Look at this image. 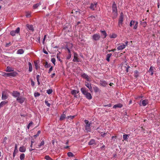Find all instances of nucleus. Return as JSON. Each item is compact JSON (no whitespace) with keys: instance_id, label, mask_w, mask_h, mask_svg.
Instances as JSON below:
<instances>
[{"instance_id":"nucleus-1","label":"nucleus","mask_w":160,"mask_h":160,"mask_svg":"<svg viewBox=\"0 0 160 160\" xmlns=\"http://www.w3.org/2000/svg\"><path fill=\"white\" fill-rule=\"evenodd\" d=\"M82 93L85 96V97L88 100H91L92 99V97L91 94L88 92L86 90L85 88H81L80 89Z\"/></svg>"},{"instance_id":"nucleus-2","label":"nucleus","mask_w":160,"mask_h":160,"mask_svg":"<svg viewBox=\"0 0 160 160\" xmlns=\"http://www.w3.org/2000/svg\"><path fill=\"white\" fill-rule=\"evenodd\" d=\"M112 12L114 15L113 17V18H116L118 15V12L117 5L114 2H113L112 3Z\"/></svg>"},{"instance_id":"nucleus-3","label":"nucleus","mask_w":160,"mask_h":160,"mask_svg":"<svg viewBox=\"0 0 160 160\" xmlns=\"http://www.w3.org/2000/svg\"><path fill=\"white\" fill-rule=\"evenodd\" d=\"M85 123V130L88 132H90L91 131V127L90 126L91 125V123L89 122L88 120H85L84 121Z\"/></svg>"},{"instance_id":"nucleus-4","label":"nucleus","mask_w":160,"mask_h":160,"mask_svg":"<svg viewBox=\"0 0 160 160\" xmlns=\"http://www.w3.org/2000/svg\"><path fill=\"white\" fill-rule=\"evenodd\" d=\"M123 14L122 12L120 14L119 19L118 20V27L121 28L123 25Z\"/></svg>"},{"instance_id":"nucleus-5","label":"nucleus","mask_w":160,"mask_h":160,"mask_svg":"<svg viewBox=\"0 0 160 160\" xmlns=\"http://www.w3.org/2000/svg\"><path fill=\"white\" fill-rule=\"evenodd\" d=\"M138 22L132 20L130 22V27H132V25L134 26L133 28L136 29L138 26Z\"/></svg>"},{"instance_id":"nucleus-6","label":"nucleus","mask_w":160,"mask_h":160,"mask_svg":"<svg viewBox=\"0 0 160 160\" xmlns=\"http://www.w3.org/2000/svg\"><path fill=\"white\" fill-rule=\"evenodd\" d=\"M20 30V28L19 27H18L17 28L16 30L11 31L10 32V34L11 36H14L16 34L19 33Z\"/></svg>"},{"instance_id":"nucleus-7","label":"nucleus","mask_w":160,"mask_h":160,"mask_svg":"<svg viewBox=\"0 0 160 160\" xmlns=\"http://www.w3.org/2000/svg\"><path fill=\"white\" fill-rule=\"evenodd\" d=\"M25 99V98L20 95L16 98V100L20 104H22L23 103Z\"/></svg>"},{"instance_id":"nucleus-8","label":"nucleus","mask_w":160,"mask_h":160,"mask_svg":"<svg viewBox=\"0 0 160 160\" xmlns=\"http://www.w3.org/2000/svg\"><path fill=\"white\" fill-rule=\"evenodd\" d=\"M81 75L82 77L86 79L87 81L89 82L91 81V78L85 73L83 72L82 73Z\"/></svg>"},{"instance_id":"nucleus-9","label":"nucleus","mask_w":160,"mask_h":160,"mask_svg":"<svg viewBox=\"0 0 160 160\" xmlns=\"http://www.w3.org/2000/svg\"><path fill=\"white\" fill-rule=\"evenodd\" d=\"M12 95L14 98H18L20 95V93L17 91H13L12 93Z\"/></svg>"},{"instance_id":"nucleus-10","label":"nucleus","mask_w":160,"mask_h":160,"mask_svg":"<svg viewBox=\"0 0 160 160\" xmlns=\"http://www.w3.org/2000/svg\"><path fill=\"white\" fill-rule=\"evenodd\" d=\"M78 55L76 52H74V58L73 59V61L74 62H80L81 61L80 59L78 58Z\"/></svg>"},{"instance_id":"nucleus-11","label":"nucleus","mask_w":160,"mask_h":160,"mask_svg":"<svg viewBox=\"0 0 160 160\" xmlns=\"http://www.w3.org/2000/svg\"><path fill=\"white\" fill-rule=\"evenodd\" d=\"M148 103V100L147 99H145L141 101L140 103V105L141 106H146Z\"/></svg>"},{"instance_id":"nucleus-12","label":"nucleus","mask_w":160,"mask_h":160,"mask_svg":"<svg viewBox=\"0 0 160 160\" xmlns=\"http://www.w3.org/2000/svg\"><path fill=\"white\" fill-rule=\"evenodd\" d=\"M85 86L89 89V91L91 92H92V87L91 86V84L87 82H85Z\"/></svg>"},{"instance_id":"nucleus-13","label":"nucleus","mask_w":160,"mask_h":160,"mask_svg":"<svg viewBox=\"0 0 160 160\" xmlns=\"http://www.w3.org/2000/svg\"><path fill=\"white\" fill-rule=\"evenodd\" d=\"M100 38V36L99 34H96L92 36V39L95 41L98 40Z\"/></svg>"},{"instance_id":"nucleus-14","label":"nucleus","mask_w":160,"mask_h":160,"mask_svg":"<svg viewBox=\"0 0 160 160\" xmlns=\"http://www.w3.org/2000/svg\"><path fill=\"white\" fill-rule=\"evenodd\" d=\"M101 36L103 38H105L107 36V34L105 31H101Z\"/></svg>"},{"instance_id":"nucleus-15","label":"nucleus","mask_w":160,"mask_h":160,"mask_svg":"<svg viewBox=\"0 0 160 160\" xmlns=\"http://www.w3.org/2000/svg\"><path fill=\"white\" fill-rule=\"evenodd\" d=\"M154 69H155L154 67L152 66L150 67L149 70L148 71V72L150 73V74L151 76H152L153 74Z\"/></svg>"},{"instance_id":"nucleus-16","label":"nucleus","mask_w":160,"mask_h":160,"mask_svg":"<svg viewBox=\"0 0 160 160\" xmlns=\"http://www.w3.org/2000/svg\"><path fill=\"white\" fill-rule=\"evenodd\" d=\"M17 74V73L14 72L10 73H7V76L15 77Z\"/></svg>"},{"instance_id":"nucleus-17","label":"nucleus","mask_w":160,"mask_h":160,"mask_svg":"<svg viewBox=\"0 0 160 160\" xmlns=\"http://www.w3.org/2000/svg\"><path fill=\"white\" fill-rule=\"evenodd\" d=\"M126 46V45L123 44H121L117 47V49L119 50H122L125 48Z\"/></svg>"},{"instance_id":"nucleus-18","label":"nucleus","mask_w":160,"mask_h":160,"mask_svg":"<svg viewBox=\"0 0 160 160\" xmlns=\"http://www.w3.org/2000/svg\"><path fill=\"white\" fill-rule=\"evenodd\" d=\"M79 92V90H73L71 91V93L72 95H74V97H75L76 98L77 97L76 94L77 93H78Z\"/></svg>"},{"instance_id":"nucleus-19","label":"nucleus","mask_w":160,"mask_h":160,"mask_svg":"<svg viewBox=\"0 0 160 160\" xmlns=\"http://www.w3.org/2000/svg\"><path fill=\"white\" fill-rule=\"evenodd\" d=\"M26 27L29 30H31L32 31H34L32 25L27 24L26 25Z\"/></svg>"},{"instance_id":"nucleus-20","label":"nucleus","mask_w":160,"mask_h":160,"mask_svg":"<svg viewBox=\"0 0 160 160\" xmlns=\"http://www.w3.org/2000/svg\"><path fill=\"white\" fill-rule=\"evenodd\" d=\"M97 5V3H96L94 4H93V3L91 4L90 6V8L92 10H93L95 9V8H96Z\"/></svg>"},{"instance_id":"nucleus-21","label":"nucleus","mask_w":160,"mask_h":160,"mask_svg":"<svg viewBox=\"0 0 160 160\" xmlns=\"http://www.w3.org/2000/svg\"><path fill=\"white\" fill-rule=\"evenodd\" d=\"M8 97V95L4 93V92H3L2 95V100H5Z\"/></svg>"},{"instance_id":"nucleus-22","label":"nucleus","mask_w":160,"mask_h":160,"mask_svg":"<svg viewBox=\"0 0 160 160\" xmlns=\"http://www.w3.org/2000/svg\"><path fill=\"white\" fill-rule=\"evenodd\" d=\"M24 52V50L22 49H20L18 50L17 53L19 54H22Z\"/></svg>"},{"instance_id":"nucleus-23","label":"nucleus","mask_w":160,"mask_h":160,"mask_svg":"<svg viewBox=\"0 0 160 160\" xmlns=\"http://www.w3.org/2000/svg\"><path fill=\"white\" fill-rule=\"evenodd\" d=\"M108 85V83L105 81H101V85L103 87H106Z\"/></svg>"},{"instance_id":"nucleus-24","label":"nucleus","mask_w":160,"mask_h":160,"mask_svg":"<svg viewBox=\"0 0 160 160\" xmlns=\"http://www.w3.org/2000/svg\"><path fill=\"white\" fill-rule=\"evenodd\" d=\"M18 151V150L17 149V145L16 144L15 145L14 152L13 153V157H14L15 156L16 154L17 153Z\"/></svg>"},{"instance_id":"nucleus-25","label":"nucleus","mask_w":160,"mask_h":160,"mask_svg":"<svg viewBox=\"0 0 160 160\" xmlns=\"http://www.w3.org/2000/svg\"><path fill=\"white\" fill-rule=\"evenodd\" d=\"M123 105L121 103L115 104L113 106V108H121L122 107Z\"/></svg>"},{"instance_id":"nucleus-26","label":"nucleus","mask_w":160,"mask_h":160,"mask_svg":"<svg viewBox=\"0 0 160 160\" xmlns=\"http://www.w3.org/2000/svg\"><path fill=\"white\" fill-rule=\"evenodd\" d=\"M19 150L21 152H24L26 151V148L24 146L21 147L19 148Z\"/></svg>"},{"instance_id":"nucleus-27","label":"nucleus","mask_w":160,"mask_h":160,"mask_svg":"<svg viewBox=\"0 0 160 160\" xmlns=\"http://www.w3.org/2000/svg\"><path fill=\"white\" fill-rule=\"evenodd\" d=\"M14 71L13 68L9 66L7 67L6 71L8 72H10Z\"/></svg>"},{"instance_id":"nucleus-28","label":"nucleus","mask_w":160,"mask_h":160,"mask_svg":"<svg viewBox=\"0 0 160 160\" xmlns=\"http://www.w3.org/2000/svg\"><path fill=\"white\" fill-rule=\"evenodd\" d=\"M41 4V2H39V3H37L36 4H34L33 6V8L34 9H35L38 8V7L40 6Z\"/></svg>"},{"instance_id":"nucleus-29","label":"nucleus","mask_w":160,"mask_h":160,"mask_svg":"<svg viewBox=\"0 0 160 160\" xmlns=\"http://www.w3.org/2000/svg\"><path fill=\"white\" fill-rule=\"evenodd\" d=\"M126 66H124L122 68H124V70L126 72H128V69L130 68V67L128 65H127V64H126Z\"/></svg>"},{"instance_id":"nucleus-30","label":"nucleus","mask_w":160,"mask_h":160,"mask_svg":"<svg viewBox=\"0 0 160 160\" xmlns=\"http://www.w3.org/2000/svg\"><path fill=\"white\" fill-rule=\"evenodd\" d=\"M64 112H63V114L61 115L60 118V120H63L66 117V115L65 114H64Z\"/></svg>"},{"instance_id":"nucleus-31","label":"nucleus","mask_w":160,"mask_h":160,"mask_svg":"<svg viewBox=\"0 0 160 160\" xmlns=\"http://www.w3.org/2000/svg\"><path fill=\"white\" fill-rule=\"evenodd\" d=\"M129 134H124L123 136V140H124L127 141V140L128 139V137H129Z\"/></svg>"},{"instance_id":"nucleus-32","label":"nucleus","mask_w":160,"mask_h":160,"mask_svg":"<svg viewBox=\"0 0 160 160\" xmlns=\"http://www.w3.org/2000/svg\"><path fill=\"white\" fill-rule=\"evenodd\" d=\"M8 102L3 101L1 102L0 103V108L2 107L3 105L8 103Z\"/></svg>"},{"instance_id":"nucleus-33","label":"nucleus","mask_w":160,"mask_h":160,"mask_svg":"<svg viewBox=\"0 0 160 160\" xmlns=\"http://www.w3.org/2000/svg\"><path fill=\"white\" fill-rule=\"evenodd\" d=\"M112 54L111 53H109L106 56V60L108 62H109L110 61V58L112 56Z\"/></svg>"},{"instance_id":"nucleus-34","label":"nucleus","mask_w":160,"mask_h":160,"mask_svg":"<svg viewBox=\"0 0 160 160\" xmlns=\"http://www.w3.org/2000/svg\"><path fill=\"white\" fill-rule=\"evenodd\" d=\"M29 65V72H31L32 71V63L30 62H28Z\"/></svg>"},{"instance_id":"nucleus-35","label":"nucleus","mask_w":160,"mask_h":160,"mask_svg":"<svg viewBox=\"0 0 160 160\" xmlns=\"http://www.w3.org/2000/svg\"><path fill=\"white\" fill-rule=\"evenodd\" d=\"M95 142V140L93 139H91L89 142L88 144L89 145H93Z\"/></svg>"},{"instance_id":"nucleus-36","label":"nucleus","mask_w":160,"mask_h":160,"mask_svg":"<svg viewBox=\"0 0 160 160\" xmlns=\"http://www.w3.org/2000/svg\"><path fill=\"white\" fill-rule=\"evenodd\" d=\"M44 66L45 68H47L51 67V64L50 63H48L47 62H45V64Z\"/></svg>"},{"instance_id":"nucleus-37","label":"nucleus","mask_w":160,"mask_h":160,"mask_svg":"<svg viewBox=\"0 0 160 160\" xmlns=\"http://www.w3.org/2000/svg\"><path fill=\"white\" fill-rule=\"evenodd\" d=\"M44 142L43 140L41 141V142L40 144L38 145V147H37V148H40V147H41V146H42V145H44Z\"/></svg>"},{"instance_id":"nucleus-38","label":"nucleus","mask_w":160,"mask_h":160,"mask_svg":"<svg viewBox=\"0 0 160 160\" xmlns=\"http://www.w3.org/2000/svg\"><path fill=\"white\" fill-rule=\"evenodd\" d=\"M138 72L137 70H135L134 71V76L137 78L138 76Z\"/></svg>"},{"instance_id":"nucleus-39","label":"nucleus","mask_w":160,"mask_h":160,"mask_svg":"<svg viewBox=\"0 0 160 160\" xmlns=\"http://www.w3.org/2000/svg\"><path fill=\"white\" fill-rule=\"evenodd\" d=\"M25 158V154L24 153L21 154L20 156V158L21 160H22Z\"/></svg>"},{"instance_id":"nucleus-40","label":"nucleus","mask_w":160,"mask_h":160,"mask_svg":"<svg viewBox=\"0 0 160 160\" xmlns=\"http://www.w3.org/2000/svg\"><path fill=\"white\" fill-rule=\"evenodd\" d=\"M69 157H73L74 156L73 154L71 152H69L67 153Z\"/></svg>"},{"instance_id":"nucleus-41","label":"nucleus","mask_w":160,"mask_h":160,"mask_svg":"<svg viewBox=\"0 0 160 160\" xmlns=\"http://www.w3.org/2000/svg\"><path fill=\"white\" fill-rule=\"evenodd\" d=\"M45 159L47 160H53L48 155L46 156Z\"/></svg>"},{"instance_id":"nucleus-42","label":"nucleus","mask_w":160,"mask_h":160,"mask_svg":"<svg viewBox=\"0 0 160 160\" xmlns=\"http://www.w3.org/2000/svg\"><path fill=\"white\" fill-rule=\"evenodd\" d=\"M141 24L143 27H145L147 25V23L145 22H141Z\"/></svg>"},{"instance_id":"nucleus-43","label":"nucleus","mask_w":160,"mask_h":160,"mask_svg":"<svg viewBox=\"0 0 160 160\" xmlns=\"http://www.w3.org/2000/svg\"><path fill=\"white\" fill-rule=\"evenodd\" d=\"M40 95V93L38 92H35L34 93V96L35 97H39Z\"/></svg>"},{"instance_id":"nucleus-44","label":"nucleus","mask_w":160,"mask_h":160,"mask_svg":"<svg viewBox=\"0 0 160 160\" xmlns=\"http://www.w3.org/2000/svg\"><path fill=\"white\" fill-rule=\"evenodd\" d=\"M75 117V116H68L67 117V119H73Z\"/></svg>"},{"instance_id":"nucleus-45","label":"nucleus","mask_w":160,"mask_h":160,"mask_svg":"<svg viewBox=\"0 0 160 160\" xmlns=\"http://www.w3.org/2000/svg\"><path fill=\"white\" fill-rule=\"evenodd\" d=\"M52 92V89H49L47 90V92L50 94Z\"/></svg>"},{"instance_id":"nucleus-46","label":"nucleus","mask_w":160,"mask_h":160,"mask_svg":"<svg viewBox=\"0 0 160 160\" xmlns=\"http://www.w3.org/2000/svg\"><path fill=\"white\" fill-rule=\"evenodd\" d=\"M93 89L95 92H97L99 91L98 88L96 87H93Z\"/></svg>"},{"instance_id":"nucleus-47","label":"nucleus","mask_w":160,"mask_h":160,"mask_svg":"<svg viewBox=\"0 0 160 160\" xmlns=\"http://www.w3.org/2000/svg\"><path fill=\"white\" fill-rule=\"evenodd\" d=\"M51 61L54 64V65H55V62H56V59L54 58H52L51 59Z\"/></svg>"},{"instance_id":"nucleus-48","label":"nucleus","mask_w":160,"mask_h":160,"mask_svg":"<svg viewBox=\"0 0 160 160\" xmlns=\"http://www.w3.org/2000/svg\"><path fill=\"white\" fill-rule=\"evenodd\" d=\"M41 133V131L39 130L38 131V132H37V133L36 134V135H35L34 136V137L35 138H36L38 136V135H39V134L40 133Z\"/></svg>"},{"instance_id":"nucleus-49","label":"nucleus","mask_w":160,"mask_h":160,"mask_svg":"<svg viewBox=\"0 0 160 160\" xmlns=\"http://www.w3.org/2000/svg\"><path fill=\"white\" fill-rule=\"evenodd\" d=\"M33 124V122H30L28 124V126H27V128L28 129H29L30 126L32 125Z\"/></svg>"},{"instance_id":"nucleus-50","label":"nucleus","mask_w":160,"mask_h":160,"mask_svg":"<svg viewBox=\"0 0 160 160\" xmlns=\"http://www.w3.org/2000/svg\"><path fill=\"white\" fill-rule=\"evenodd\" d=\"M34 64L35 67V68L36 70H38L39 68V67L38 66V65L37 63L34 62Z\"/></svg>"},{"instance_id":"nucleus-51","label":"nucleus","mask_w":160,"mask_h":160,"mask_svg":"<svg viewBox=\"0 0 160 160\" xmlns=\"http://www.w3.org/2000/svg\"><path fill=\"white\" fill-rule=\"evenodd\" d=\"M45 104L47 105V106H48V107H50V104L49 103L48 101L45 100Z\"/></svg>"},{"instance_id":"nucleus-52","label":"nucleus","mask_w":160,"mask_h":160,"mask_svg":"<svg viewBox=\"0 0 160 160\" xmlns=\"http://www.w3.org/2000/svg\"><path fill=\"white\" fill-rule=\"evenodd\" d=\"M107 134V133L104 132L103 133L102 132H101V135L103 137H104Z\"/></svg>"},{"instance_id":"nucleus-53","label":"nucleus","mask_w":160,"mask_h":160,"mask_svg":"<svg viewBox=\"0 0 160 160\" xmlns=\"http://www.w3.org/2000/svg\"><path fill=\"white\" fill-rule=\"evenodd\" d=\"M26 16L27 18H29L31 16V13L30 12H28L26 14Z\"/></svg>"},{"instance_id":"nucleus-54","label":"nucleus","mask_w":160,"mask_h":160,"mask_svg":"<svg viewBox=\"0 0 160 160\" xmlns=\"http://www.w3.org/2000/svg\"><path fill=\"white\" fill-rule=\"evenodd\" d=\"M117 37V35L116 34H113L111 36H110V38H115Z\"/></svg>"},{"instance_id":"nucleus-55","label":"nucleus","mask_w":160,"mask_h":160,"mask_svg":"<svg viewBox=\"0 0 160 160\" xmlns=\"http://www.w3.org/2000/svg\"><path fill=\"white\" fill-rule=\"evenodd\" d=\"M57 58L58 60L59 61L61 62V60L60 59V57L59 56L58 54H57Z\"/></svg>"},{"instance_id":"nucleus-56","label":"nucleus","mask_w":160,"mask_h":160,"mask_svg":"<svg viewBox=\"0 0 160 160\" xmlns=\"http://www.w3.org/2000/svg\"><path fill=\"white\" fill-rule=\"evenodd\" d=\"M11 44L10 42H9V43H6L5 47H8L10 45H11Z\"/></svg>"},{"instance_id":"nucleus-57","label":"nucleus","mask_w":160,"mask_h":160,"mask_svg":"<svg viewBox=\"0 0 160 160\" xmlns=\"http://www.w3.org/2000/svg\"><path fill=\"white\" fill-rule=\"evenodd\" d=\"M52 69H53V68H52V66H51V67H50V68H49V70L48 73H50L51 72V71H52Z\"/></svg>"},{"instance_id":"nucleus-58","label":"nucleus","mask_w":160,"mask_h":160,"mask_svg":"<svg viewBox=\"0 0 160 160\" xmlns=\"http://www.w3.org/2000/svg\"><path fill=\"white\" fill-rule=\"evenodd\" d=\"M31 84L32 86H34L35 85L34 82L32 80H31Z\"/></svg>"},{"instance_id":"nucleus-59","label":"nucleus","mask_w":160,"mask_h":160,"mask_svg":"<svg viewBox=\"0 0 160 160\" xmlns=\"http://www.w3.org/2000/svg\"><path fill=\"white\" fill-rule=\"evenodd\" d=\"M71 57V54H69L68 56L67 57V58L68 59H69Z\"/></svg>"},{"instance_id":"nucleus-60","label":"nucleus","mask_w":160,"mask_h":160,"mask_svg":"<svg viewBox=\"0 0 160 160\" xmlns=\"http://www.w3.org/2000/svg\"><path fill=\"white\" fill-rule=\"evenodd\" d=\"M2 76H7V73L3 72L2 73Z\"/></svg>"},{"instance_id":"nucleus-61","label":"nucleus","mask_w":160,"mask_h":160,"mask_svg":"<svg viewBox=\"0 0 160 160\" xmlns=\"http://www.w3.org/2000/svg\"><path fill=\"white\" fill-rule=\"evenodd\" d=\"M66 48H67V49L68 51V53L69 54H71V51L70 50V49L68 48V47H66Z\"/></svg>"},{"instance_id":"nucleus-62","label":"nucleus","mask_w":160,"mask_h":160,"mask_svg":"<svg viewBox=\"0 0 160 160\" xmlns=\"http://www.w3.org/2000/svg\"><path fill=\"white\" fill-rule=\"evenodd\" d=\"M33 143H34L33 141H31V145H30V147L31 148L32 147V145H33Z\"/></svg>"},{"instance_id":"nucleus-63","label":"nucleus","mask_w":160,"mask_h":160,"mask_svg":"<svg viewBox=\"0 0 160 160\" xmlns=\"http://www.w3.org/2000/svg\"><path fill=\"white\" fill-rule=\"evenodd\" d=\"M40 76L39 75H37L36 76L37 79H40Z\"/></svg>"},{"instance_id":"nucleus-64","label":"nucleus","mask_w":160,"mask_h":160,"mask_svg":"<svg viewBox=\"0 0 160 160\" xmlns=\"http://www.w3.org/2000/svg\"><path fill=\"white\" fill-rule=\"evenodd\" d=\"M55 73H53L51 75V77L52 78H53L54 77V76L55 75Z\"/></svg>"}]
</instances>
